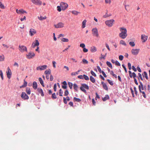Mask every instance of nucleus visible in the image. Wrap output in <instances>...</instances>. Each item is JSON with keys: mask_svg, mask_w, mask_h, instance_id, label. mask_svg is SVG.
<instances>
[{"mask_svg": "<svg viewBox=\"0 0 150 150\" xmlns=\"http://www.w3.org/2000/svg\"><path fill=\"white\" fill-rule=\"evenodd\" d=\"M120 30L121 33L119 34V37L122 39H125L127 35L126 29L124 28H120Z\"/></svg>", "mask_w": 150, "mask_h": 150, "instance_id": "obj_1", "label": "nucleus"}, {"mask_svg": "<svg viewBox=\"0 0 150 150\" xmlns=\"http://www.w3.org/2000/svg\"><path fill=\"white\" fill-rule=\"evenodd\" d=\"M26 92L28 94L30 95V88H27L26 89Z\"/></svg>", "mask_w": 150, "mask_h": 150, "instance_id": "obj_31", "label": "nucleus"}, {"mask_svg": "<svg viewBox=\"0 0 150 150\" xmlns=\"http://www.w3.org/2000/svg\"><path fill=\"white\" fill-rule=\"evenodd\" d=\"M61 40L63 42H68L69 41L68 39L65 38H61Z\"/></svg>", "mask_w": 150, "mask_h": 150, "instance_id": "obj_34", "label": "nucleus"}, {"mask_svg": "<svg viewBox=\"0 0 150 150\" xmlns=\"http://www.w3.org/2000/svg\"><path fill=\"white\" fill-rule=\"evenodd\" d=\"M62 84L64 85L62 86V88L64 89H66L67 88V85L66 82L65 81H64L62 83Z\"/></svg>", "mask_w": 150, "mask_h": 150, "instance_id": "obj_20", "label": "nucleus"}, {"mask_svg": "<svg viewBox=\"0 0 150 150\" xmlns=\"http://www.w3.org/2000/svg\"><path fill=\"white\" fill-rule=\"evenodd\" d=\"M136 77V75L135 73L134 72H133L132 74V77H133L134 79Z\"/></svg>", "mask_w": 150, "mask_h": 150, "instance_id": "obj_61", "label": "nucleus"}, {"mask_svg": "<svg viewBox=\"0 0 150 150\" xmlns=\"http://www.w3.org/2000/svg\"><path fill=\"white\" fill-rule=\"evenodd\" d=\"M6 75L7 77L9 79H10L11 76V70L8 67L7 68V71L6 72Z\"/></svg>", "mask_w": 150, "mask_h": 150, "instance_id": "obj_16", "label": "nucleus"}, {"mask_svg": "<svg viewBox=\"0 0 150 150\" xmlns=\"http://www.w3.org/2000/svg\"><path fill=\"white\" fill-rule=\"evenodd\" d=\"M45 73L46 75L50 74L51 73L50 70V69H48L46 70L45 72Z\"/></svg>", "mask_w": 150, "mask_h": 150, "instance_id": "obj_25", "label": "nucleus"}, {"mask_svg": "<svg viewBox=\"0 0 150 150\" xmlns=\"http://www.w3.org/2000/svg\"><path fill=\"white\" fill-rule=\"evenodd\" d=\"M148 36L145 35H142L141 36V39L143 42H145L147 40Z\"/></svg>", "mask_w": 150, "mask_h": 150, "instance_id": "obj_17", "label": "nucleus"}, {"mask_svg": "<svg viewBox=\"0 0 150 150\" xmlns=\"http://www.w3.org/2000/svg\"><path fill=\"white\" fill-rule=\"evenodd\" d=\"M0 75L1 76L2 80H3L4 79V77L3 76V72L1 70H0Z\"/></svg>", "mask_w": 150, "mask_h": 150, "instance_id": "obj_45", "label": "nucleus"}, {"mask_svg": "<svg viewBox=\"0 0 150 150\" xmlns=\"http://www.w3.org/2000/svg\"><path fill=\"white\" fill-rule=\"evenodd\" d=\"M115 65L118 66H120V63L117 61H116L115 62Z\"/></svg>", "mask_w": 150, "mask_h": 150, "instance_id": "obj_60", "label": "nucleus"}, {"mask_svg": "<svg viewBox=\"0 0 150 150\" xmlns=\"http://www.w3.org/2000/svg\"><path fill=\"white\" fill-rule=\"evenodd\" d=\"M143 77H145V78L147 79H148V77L147 73L145 71H144L143 72Z\"/></svg>", "mask_w": 150, "mask_h": 150, "instance_id": "obj_29", "label": "nucleus"}, {"mask_svg": "<svg viewBox=\"0 0 150 150\" xmlns=\"http://www.w3.org/2000/svg\"><path fill=\"white\" fill-rule=\"evenodd\" d=\"M107 65L111 68H112V67L111 64L109 62L107 61L106 62Z\"/></svg>", "mask_w": 150, "mask_h": 150, "instance_id": "obj_36", "label": "nucleus"}, {"mask_svg": "<svg viewBox=\"0 0 150 150\" xmlns=\"http://www.w3.org/2000/svg\"><path fill=\"white\" fill-rule=\"evenodd\" d=\"M91 51L92 52H94L96 51L97 49L95 46H92L91 47Z\"/></svg>", "mask_w": 150, "mask_h": 150, "instance_id": "obj_21", "label": "nucleus"}, {"mask_svg": "<svg viewBox=\"0 0 150 150\" xmlns=\"http://www.w3.org/2000/svg\"><path fill=\"white\" fill-rule=\"evenodd\" d=\"M109 97L108 95H105V97L103 98L102 99L103 101H105L106 100H107L109 99Z\"/></svg>", "mask_w": 150, "mask_h": 150, "instance_id": "obj_33", "label": "nucleus"}, {"mask_svg": "<svg viewBox=\"0 0 150 150\" xmlns=\"http://www.w3.org/2000/svg\"><path fill=\"white\" fill-rule=\"evenodd\" d=\"M21 97L23 99L25 100H28L29 99V96L25 92H23L21 95Z\"/></svg>", "mask_w": 150, "mask_h": 150, "instance_id": "obj_12", "label": "nucleus"}, {"mask_svg": "<svg viewBox=\"0 0 150 150\" xmlns=\"http://www.w3.org/2000/svg\"><path fill=\"white\" fill-rule=\"evenodd\" d=\"M80 70H78L77 71L75 72H73L71 73L72 76H75L78 74V73L80 72Z\"/></svg>", "mask_w": 150, "mask_h": 150, "instance_id": "obj_26", "label": "nucleus"}, {"mask_svg": "<svg viewBox=\"0 0 150 150\" xmlns=\"http://www.w3.org/2000/svg\"><path fill=\"white\" fill-rule=\"evenodd\" d=\"M103 87L104 89L106 90H108V88L107 87V85L105 84H104L103 85Z\"/></svg>", "mask_w": 150, "mask_h": 150, "instance_id": "obj_47", "label": "nucleus"}, {"mask_svg": "<svg viewBox=\"0 0 150 150\" xmlns=\"http://www.w3.org/2000/svg\"><path fill=\"white\" fill-rule=\"evenodd\" d=\"M38 80L42 86L44 87V85L42 79L41 77H39L38 79Z\"/></svg>", "mask_w": 150, "mask_h": 150, "instance_id": "obj_22", "label": "nucleus"}, {"mask_svg": "<svg viewBox=\"0 0 150 150\" xmlns=\"http://www.w3.org/2000/svg\"><path fill=\"white\" fill-rule=\"evenodd\" d=\"M39 45V41L37 40H35V41L33 42L31 45V47L34 48L36 46H38Z\"/></svg>", "mask_w": 150, "mask_h": 150, "instance_id": "obj_11", "label": "nucleus"}, {"mask_svg": "<svg viewBox=\"0 0 150 150\" xmlns=\"http://www.w3.org/2000/svg\"><path fill=\"white\" fill-rule=\"evenodd\" d=\"M140 49H132L131 50V53L133 55H137L139 53Z\"/></svg>", "mask_w": 150, "mask_h": 150, "instance_id": "obj_9", "label": "nucleus"}, {"mask_svg": "<svg viewBox=\"0 0 150 150\" xmlns=\"http://www.w3.org/2000/svg\"><path fill=\"white\" fill-rule=\"evenodd\" d=\"M81 85V86L80 87V90L86 93V91L85 89L87 90H88L89 89V86L85 83H82Z\"/></svg>", "mask_w": 150, "mask_h": 150, "instance_id": "obj_3", "label": "nucleus"}, {"mask_svg": "<svg viewBox=\"0 0 150 150\" xmlns=\"http://www.w3.org/2000/svg\"><path fill=\"white\" fill-rule=\"evenodd\" d=\"M83 79H84L85 80H89V77L87 75H86L85 74H83Z\"/></svg>", "mask_w": 150, "mask_h": 150, "instance_id": "obj_40", "label": "nucleus"}, {"mask_svg": "<svg viewBox=\"0 0 150 150\" xmlns=\"http://www.w3.org/2000/svg\"><path fill=\"white\" fill-rule=\"evenodd\" d=\"M16 12L17 13L19 14H21L24 13H27V12L23 9H21L19 10H18V9H16Z\"/></svg>", "mask_w": 150, "mask_h": 150, "instance_id": "obj_18", "label": "nucleus"}, {"mask_svg": "<svg viewBox=\"0 0 150 150\" xmlns=\"http://www.w3.org/2000/svg\"><path fill=\"white\" fill-rule=\"evenodd\" d=\"M91 73L93 76L95 77H96V74L93 71H91Z\"/></svg>", "mask_w": 150, "mask_h": 150, "instance_id": "obj_55", "label": "nucleus"}, {"mask_svg": "<svg viewBox=\"0 0 150 150\" xmlns=\"http://www.w3.org/2000/svg\"><path fill=\"white\" fill-rule=\"evenodd\" d=\"M4 55L0 56V61H4Z\"/></svg>", "mask_w": 150, "mask_h": 150, "instance_id": "obj_42", "label": "nucleus"}, {"mask_svg": "<svg viewBox=\"0 0 150 150\" xmlns=\"http://www.w3.org/2000/svg\"><path fill=\"white\" fill-rule=\"evenodd\" d=\"M120 43L125 46H126L127 45V44L125 42L122 40H121L120 41Z\"/></svg>", "mask_w": 150, "mask_h": 150, "instance_id": "obj_35", "label": "nucleus"}, {"mask_svg": "<svg viewBox=\"0 0 150 150\" xmlns=\"http://www.w3.org/2000/svg\"><path fill=\"white\" fill-rule=\"evenodd\" d=\"M33 88L36 89L37 88V82L35 81H34L33 83Z\"/></svg>", "mask_w": 150, "mask_h": 150, "instance_id": "obj_23", "label": "nucleus"}, {"mask_svg": "<svg viewBox=\"0 0 150 150\" xmlns=\"http://www.w3.org/2000/svg\"><path fill=\"white\" fill-rule=\"evenodd\" d=\"M124 57L122 55H120L119 57V59L121 61H122Z\"/></svg>", "mask_w": 150, "mask_h": 150, "instance_id": "obj_52", "label": "nucleus"}, {"mask_svg": "<svg viewBox=\"0 0 150 150\" xmlns=\"http://www.w3.org/2000/svg\"><path fill=\"white\" fill-rule=\"evenodd\" d=\"M134 91L135 92V93L136 95V96L137 95L138 92L137 90V88L135 87H134Z\"/></svg>", "mask_w": 150, "mask_h": 150, "instance_id": "obj_51", "label": "nucleus"}, {"mask_svg": "<svg viewBox=\"0 0 150 150\" xmlns=\"http://www.w3.org/2000/svg\"><path fill=\"white\" fill-rule=\"evenodd\" d=\"M129 44L132 47H134L135 46V44L133 42H129Z\"/></svg>", "mask_w": 150, "mask_h": 150, "instance_id": "obj_46", "label": "nucleus"}, {"mask_svg": "<svg viewBox=\"0 0 150 150\" xmlns=\"http://www.w3.org/2000/svg\"><path fill=\"white\" fill-rule=\"evenodd\" d=\"M57 10L59 11L60 12L61 10V6H58L57 7Z\"/></svg>", "mask_w": 150, "mask_h": 150, "instance_id": "obj_59", "label": "nucleus"}, {"mask_svg": "<svg viewBox=\"0 0 150 150\" xmlns=\"http://www.w3.org/2000/svg\"><path fill=\"white\" fill-rule=\"evenodd\" d=\"M60 5L62 10H65L68 6V5L67 3L63 2H61L60 4Z\"/></svg>", "mask_w": 150, "mask_h": 150, "instance_id": "obj_7", "label": "nucleus"}, {"mask_svg": "<svg viewBox=\"0 0 150 150\" xmlns=\"http://www.w3.org/2000/svg\"><path fill=\"white\" fill-rule=\"evenodd\" d=\"M122 67H123V68L124 69L125 72L127 73V69H126L125 66L124 65V64H122Z\"/></svg>", "mask_w": 150, "mask_h": 150, "instance_id": "obj_62", "label": "nucleus"}, {"mask_svg": "<svg viewBox=\"0 0 150 150\" xmlns=\"http://www.w3.org/2000/svg\"><path fill=\"white\" fill-rule=\"evenodd\" d=\"M140 84L138 86L139 91L140 92L142 93V96L145 98H146L145 91L146 90L145 86H144L142 82H139Z\"/></svg>", "mask_w": 150, "mask_h": 150, "instance_id": "obj_2", "label": "nucleus"}, {"mask_svg": "<svg viewBox=\"0 0 150 150\" xmlns=\"http://www.w3.org/2000/svg\"><path fill=\"white\" fill-rule=\"evenodd\" d=\"M37 90L39 92V93L41 94V95L42 96H44L43 92L42 90V89L38 88Z\"/></svg>", "mask_w": 150, "mask_h": 150, "instance_id": "obj_19", "label": "nucleus"}, {"mask_svg": "<svg viewBox=\"0 0 150 150\" xmlns=\"http://www.w3.org/2000/svg\"><path fill=\"white\" fill-rule=\"evenodd\" d=\"M115 22V20L113 19L108 20L106 21L105 22V24L109 27H111L112 26L113 24Z\"/></svg>", "mask_w": 150, "mask_h": 150, "instance_id": "obj_4", "label": "nucleus"}, {"mask_svg": "<svg viewBox=\"0 0 150 150\" xmlns=\"http://www.w3.org/2000/svg\"><path fill=\"white\" fill-rule=\"evenodd\" d=\"M47 67V66L46 65H44L43 66H40L37 67L36 69L37 70L42 71L46 69Z\"/></svg>", "mask_w": 150, "mask_h": 150, "instance_id": "obj_8", "label": "nucleus"}, {"mask_svg": "<svg viewBox=\"0 0 150 150\" xmlns=\"http://www.w3.org/2000/svg\"><path fill=\"white\" fill-rule=\"evenodd\" d=\"M69 86L71 89H72L73 86V84L72 83L69 82L68 83Z\"/></svg>", "mask_w": 150, "mask_h": 150, "instance_id": "obj_44", "label": "nucleus"}, {"mask_svg": "<svg viewBox=\"0 0 150 150\" xmlns=\"http://www.w3.org/2000/svg\"><path fill=\"white\" fill-rule=\"evenodd\" d=\"M19 50L21 52H23L25 51H26L27 50L26 47L24 45H19L18 47Z\"/></svg>", "mask_w": 150, "mask_h": 150, "instance_id": "obj_6", "label": "nucleus"}, {"mask_svg": "<svg viewBox=\"0 0 150 150\" xmlns=\"http://www.w3.org/2000/svg\"><path fill=\"white\" fill-rule=\"evenodd\" d=\"M105 2L106 4H110L111 3V0H105Z\"/></svg>", "mask_w": 150, "mask_h": 150, "instance_id": "obj_54", "label": "nucleus"}, {"mask_svg": "<svg viewBox=\"0 0 150 150\" xmlns=\"http://www.w3.org/2000/svg\"><path fill=\"white\" fill-rule=\"evenodd\" d=\"M82 62L84 64H88V62L84 59H82Z\"/></svg>", "mask_w": 150, "mask_h": 150, "instance_id": "obj_41", "label": "nucleus"}, {"mask_svg": "<svg viewBox=\"0 0 150 150\" xmlns=\"http://www.w3.org/2000/svg\"><path fill=\"white\" fill-rule=\"evenodd\" d=\"M80 46L81 47L84 48H85V45L84 44V43H81L80 44Z\"/></svg>", "mask_w": 150, "mask_h": 150, "instance_id": "obj_57", "label": "nucleus"}, {"mask_svg": "<svg viewBox=\"0 0 150 150\" xmlns=\"http://www.w3.org/2000/svg\"><path fill=\"white\" fill-rule=\"evenodd\" d=\"M24 82L22 86L20 87V88H22L23 87H25L27 86V82L25 81V80H24Z\"/></svg>", "mask_w": 150, "mask_h": 150, "instance_id": "obj_24", "label": "nucleus"}, {"mask_svg": "<svg viewBox=\"0 0 150 150\" xmlns=\"http://www.w3.org/2000/svg\"><path fill=\"white\" fill-rule=\"evenodd\" d=\"M56 62L55 61H52V64L54 68H56Z\"/></svg>", "mask_w": 150, "mask_h": 150, "instance_id": "obj_56", "label": "nucleus"}, {"mask_svg": "<svg viewBox=\"0 0 150 150\" xmlns=\"http://www.w3.org/2000/svg\"><path fill=\"white\" fill-rule=\"evenodd\" d=\"M52 97L53 99H56L57 98L56 95L55 93H54L52 94Z\"/></svg>", "mask_w": 150, "mask_h": 150, "instance_id": "obj_50", "label": "nucleus"}, {"mask_svg": "<svg viewBox=\"0 0 150 150\" xmlns=\"http://www.w3.org/2000/svg\"><path fill=\"white\" fill-rule=\"evenodd\" d=\"M128 66L129 68V70H131V64L129 62L128 63Z\"/></svg>", "mask_w": 150, "mask_h": 150, "instance_id": "obj_64", "label": "nucleus"}, {"mask_svg": "<svg viewBox=\"0 0 150 150\" xmlns=\"http://www.w3.org/2000/svg\"><path fill=\"white\" fill-rule=\"evenodd\" d=\"M92 34L94 36L97 37H98L99 35L98 33V31L97 28H94L92 29Z\"/></svg>", "mask_w": 150, "mask_h": 150, "instance_id": "obj_5", "label": "nucleus"}, {"mask_svg": "<svg viewBox=\"0 0 150 150\" xmlns=\"http://www.w3.org/2000/svg\"><path fill=\"white\" fill-rule=\"evenodd\" d=\"M138 79H140L142 80H143V79L142 78V76L141 74L140 73H138Z\"/></svg>", "mask_w": 150, "mask_h": 150, "instance_id": "obj_43", "label": "nucleus"}, {"mask_svg": "<svg viewBox=\"0 0 150 150\" xmlns=\"http://www.w3.org/2000/svg\"><path fill=\"white\" fill-rule=\"evenodd\" d=\"M38 18L40 20L42 21L46 19V17L45 16V17H42V16H40V17L38 16Z\"/></svg>", "mask_w": 150, "mask_h": 150, "instance_id": "obj_27", "label": "nucleus"}, {"mask_svg": "<svg viewBox=\"0 0 150 150\" xmlns=\"http://www.w3.org/2000/svg\"><path fill=\"white\" fill-rule=\"evenodd\" d=\"M31 1L36 5H41L42 4V2L40 0H31Z\"/></svg>", "mask_w": 150, "mask_h": 150, "instance_id": "obj_10", "label": "nucleus"}, {"mask_svg": "<svg viewBox=\"0 0 150 150\" xmlns=\"http://www.w3.org/2000/svg\"><path fill=\"white\" fill-rule=\"evenodd\" d=\"M26 58L28 59H30L35 56V54L33 52H29L26 54Z\"/></svg>", "mask_w": 150, "mask_h": 150, "instance_id": "obj_14", "label": "nucleus"}, {"mask_svg": "<svg viewBox=\"0 0 150 150\" xmlns=\"http://www.w3.org/2000/svg\"><path fill=\"white\" fill-rule=\"evenodd\" d=\"M83 75H81L79 76H78V77L79 79H83Z\"/></svg>", "mask_w": 150, "mask_h": 150, "instance_id": "obj_63", "label": "nucleus"}, {"mask_svg": "<svg viewBox=\"0 0 150 150\" xmlns=\"http://www.w3.org/2000/svg\"><path fill=\"white\" fill-rule=\"evenodd\" d=\"M107 81L110 85L111 86H112L113 85V83L112 81L109 79H108Z\"/></svg>", "mask_w": 150, "mask_h": 150, "instance_id": "obj_49", "label": "nucleus"}, {"mask_svg": "<svg viewBox=\"0 0 150 150\" xmlns=\"http://www.w3.org/2000/svg\"><path fill=\"white\" fill-rule=\"evenodd\" d=\"M78 88V87L77 84L74 83V90L76 91H77Z\"/></svg>", "mask_w": 150, "mask_h": 150, "instance_id": "obj_32", "label": "nucleus"}, {"mask_svg": "<svg viewBox=\"0 0 150 150\" xmlns=\"http://www.w3.org/2000/svg\"><path fill=\"white\" fill-rule=\"evenodd\" d=\"M0 8H1L2 9H4L5 8L4 6L3 5V4H2L1 2L0 1Z\"/></svg>", "mask_w": 150, "mask_h": 150, "instance_id": "obj_48", "label": "nucleus"}, {"mask_svg": "<svg viewBox=\"0 0 150 150\" xmlns=\"http://www.w3.org/2000/svg\"><path fill=\"white\" fill-rule=\"evenodd\" d=\"M111 16V15L110 14H108V11H107V12L103 16V17L105 18H107L108 17L110 16Z\"/></svg>", "mask_w": 150, "mask_h": 150, "instance_id": "obj_38", "label": "nucleus"}, {"mask_svg": "<svg viewBox=\"0 0 150 150\" xmlns=\"http://www.w3.org/2000/svg\"><path fill=\"white\" fill-rule=\"evenodd\" d=\"M63 92H62V89H60L59 90V95L61 96H62Z\"/></svg>", "mask_w": 150, "mask_h": 150, "instance_id": "obj_53", "label": "nucleus"}, {"mask_svg": "<svg viewBox=\"0 0 150 150\" xmlns=\"http://www.w3.org/2000/svg\"><path fill=\"white\" fill-rule=\"evenodd\" d=\"M86 20H83L82 22V28H84L85 27V25L86 24Z\"/></svg>", "mask_w": 150, "mask_h": 150, "instance_id": "obj_28", "label": "nucleus"}, {"mask_svg": "<svg viewBox=\"0 0 150 150\" xmlns=\"http://www.w3.org/2000/svg\"><path fill=\"white\" fill-rule=\"evenodd\" d=\"M90 80L93 83H94L96 81L95 79L92 76H91L90 77Z\"/></svg>", "mask_w": 150, "mask_h": 150, "instance_id": "obj_30", "label": "nucleus"}, {"mask_svg": "<svg viewBox=\"0 0 150 150\" xmlns=\"http://www.w3.org/2000/svg\"><path fill=\"white\" fill-rule=\"evenodd\" d=\"M69 94V92L67 90H66L64 92V96H67Z\"/></svg>", "mask_w": 150, "mask_h": 150, "instance_id": "obj_58", "label": "nucleus"}, {"mask_svg": "<svg viewBox=\"0 0 150 150\" xmlns=\"http://www.w3.org/2000/svg\"><path fill=\"white\" fill-rule=\"evenodd\" d=\"M74 100L75 101L77 102H80L81 101V100L79 98H77L76 97H74Z\"/></svg>", "mask_w": 150, "mask_h": 150, "instance_id": "obj_39", "label": "nucleus"}, {"mask_svg": "<svg viewBox=\"0 0 150 150\" xmlns=\"http://www.w3.org/2000/svg\"><path fill=\"white\" fill-rule=\"evenodd\" d=\"M54 26L56 28H62L64 27V24L62 22H59L56 25H54Z\"/></svg>", "mask_w": 150, "mask_h": 150, "instance_id": "obj_15", "label": "nucleus"}, {"mask_svg": "<svg viewBox=\"0 0 150 150\" xmlns=\"http://www.w3.org/2000/svg\"><path fill=\"white\" fill-rule=\"evenodd\" d=\"M37 32L36 30L33 28H31L29 31V35L30 36H33L36 34Z\"/></svg>", "mask_w": 150, "mask_h": 150, "instance_id": "obj_13", "label": "nucleus"}, {"mask_svg": "<svg viewBox=\"0 0 150 150\" xmlns=\"http://www.w3.org/2000/svg\"><path fill=\"white\" fill-rule=\"evenodd\" d=\"M71 12L72 14L76 15H77L79 13H80V12L76 11H73Z\"/></svg>", "mask_w": 150, "mask_h": 150, "instance_id": "obj_37", "label": "nucleus"}]
</instances>
